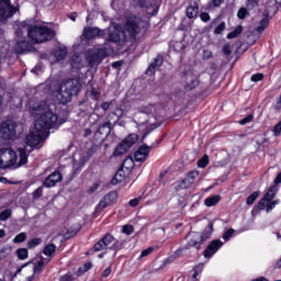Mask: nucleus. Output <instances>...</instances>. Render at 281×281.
<instances>
[{
  "label": "nucleus",
  "instance_id": "obj_1",
  "mask_svg": "<svg viewBox=\"0 0 281 281\" xmlns=\"http://www.w3.org/2000/svg\"><path fill=\"white\" fill-rule=\"evenodd\" d=\"M30 113L34 117H40L35 121V130L41 133L49 135L52 128H58L61 124H65V120L58 117L56 113V104H47V102H35L30 108Z\"/></svg>",
  "mask_w": 281,
  "mask_h": 281
},
{
  "label": "nucleus",
  "instance_id": "obj_2",
  "mask_svg": "<svg viewBox=\"0 0 281 281\" xmlns=\"http://www.w3.org/2000/svg\"><path fill=\"white\" fill-rule=\"evenodd\" d=\"M139 32H142V18L127 15L123 24V31L117 27L110 30L108 41L110 43H126L128 38L135 41Z\"/></svg>",
  "mask_w": 281,
  "mask_h": 281
},
{
  "label": "nucleus",
  "instance_id": "obj_3",
  "mask_svg": "<svg viewBox=\"0 0 281 281\" xmlns=\"http://www.w3.org/2000/svg\"><path fill=\"white\" fill-rule=\"evenodd\" d=\"M80 91V80L77 78L64 80L59 83L55 90H53L52 95L58 104H68L71 102L74 95H78Z\"/></svg>",
  "mask_w": 281,
  "mask_h": 281
},
{
  "label": "nucleus",
  "instance_id": "obj_4",
  "mask_svg": "<svg viewBox=\"0 0 281 281\" xmlns=\"http://www.w3.org/2000/svg\"><path fill=\"white\" fill-rule=\"evenodd\" d=\"M16 151L11 148L0 149V155L2 157L3 168H20V166H25L27 164V150L25 148L18 149Z\"/></svg>",
  "mask_w": 281,
  "mask_h": 281
},
{
  "label": "nucleus",
  "instance_id": "obj_5",
  "mask_svg": "<svg viewBox=\"0 0 281 281\" xmlns=\"http://www.w3.org/2000/svg\"><path fill=\"white\" fill-rule=\"evenodd\" d=\"M27 36L35 44L47 43L56 36V31L49 26L35 24L27 29Z\"/></svg>",
  "mask_w": 281,
  "mask_h": 281
},
{
  "label": "nucleus",
  "instance_id": "obj_6",
  "mask_svg": "<svg viewBox=\"0 0 281 281\" xmlns=\"http://www.w3.org/2000/svg\"><path fill=\"white\" fill-rule=\"evenodd\" d=\"M212 232H214V224L209 223L207 227L203 231V233L201 235L194 234L192 236V238L184 246V249H192V247H194L195 249H198V251H200L203 243H205L207 240V238H210V236H212Z\"/></svg>",
  "mask_w": 281,
  "mask_h": 281
},
{
  "label": "nucleus",
  "instance_id": "obj_7",
  "mask_svg": "<svg viewBox=\"0 0 281 281\" xmlns=\"http://www.w3.org/2000/svg\"><path fill=\"white\" fill-rule=\"evenodd\" d=\"M122 241L115 239L113 235L106 234L103 238L94 244V251H102L103 249H112L113 251H117L122 249Z\"/></svg>",
  "mask_w": 281,
  "mask_h": 281
},
{
  "label": "nucleus",
  "instance_id": "obj_8",
  "mask_svg": "<svg viewBox=\"0 0 281 281\" xmlns=\"http://www.w3.org/2000/svg\"><path fill=\"white\" fill-rule=\"evenodd\" d=\"M1 139L14 140L16 138V122L4 121L0 124Z\"/></svg>",
  "mask_w": 281,
  "mask_h": 281
},
{
  "label": "nucleus",
  "instance_id": "obj_9",
  "mask_svg": "<svg viewBox=\"0 0 281 281\" xmlns=\"http://www.w3.org/2000/svg\"><path fill=\"white\" fill-rule=\"evenodd\" d=\"M106 58V50L103 48H94L87 52L86 60L90 67H94V65H100L102 60Z\"/></svg>",
  "mask_w": 281,
  "mask_h": 281
},
{
  "label": "nucleus",
  "instance_id": "obj_10",
  "mask_svg": "<svg viewBox=\"0 0 281 281\" xmlns=\"http://www.w3.org/2000/svg\"><path fill=\"white\" fill-rule=\"evenodd\" d=\"M14 14H16V8L12 5V2L10 0H0V22L5 23Z\"/></svg>",
  "mask_w": 281,
  "mask_h": 281
},
{
  "label": "nucleus",
  "instance_id": "obj_11",
  "mask_svg": "<svg viewBox=\"0 0 281 281\" xmlns=\"http://www.w3.org/2000/svg\"><path fill=\"white\" fill-rule=\"evenodd\" d=\"M47 137H49V134L37 131L36 125H34V130L26 136V146L36 148V146H38L43 139H47Z\"/></svg>",
  "mask_w": 281,
  "mask_h": 281
},
{
  "label": "nucleus",
  "instance_id": "obj_12",
  "mask_svg": "<svg viewBox=\"0 0 281 281\" xmlns=\"http://www.w3.org/2000/svg\"><path fill=\"white\" fill-rule=\"evenodd\" d=\"M15 36H16V44H15V52L16 54H23L25 52L30 50V43H27V41H25V38H23V30L18 29L15 31Z\"/></svg>",
  "mask_w": 281,
  "mask_h": 281
},
{
  "label": "nucleus",
  "instance_id": "obj_13",
  "mask_svg": "<svg viewBox=\"0 0 281 281\" xmlns=\"http://www.w3.org/2000/svg\"><path fill=\"white\" fill-rule=\"evenodd\" d=\"M277 192L278 188L270 187L263 198L258 202V210H265V207H267V203H271V201H273Z\"/></svg>",
  "mask_w": 281,
  "mask_h": 281
},
{
  "label": "nucleus",
  "instance_id": "obj_14",
  "mask_svg": "<svg viewBox=\"0 0 281 281\" xmlns=\"http://www.w3.org/2000/svg\"><path fill=\"white\" fill-rule=\"evenodd\" d=\"M221 247H223V241H221V239L212 240L204 250V258H212V256H214V254H216Z\"/></svg>",
  "mask_w": 281,
  "mask_h": 281
},
{
  "label": "nucleus",
  "instance_id": "obj_15",
  "mask_svg": "<svg viewBox=\"0 0 281 281\" xmlns=\"http://www.w3.org/2000/svg\"><path fill=\"white\" fill-rule=\"evenodd\" d=\"M150 150H153V146H140L134 154L135 161H146V159H148V156L150 155Z\"/></svg>",
  "mask_w": 281,
  "mask_h": 281
},
{
  "label": "nucleus",
  "instance_id": "obj_16",
  "mask_svg": "<svg viewBox=\"0 0 281 281\" xmlns=\"http://www.w3.org/2000/svg\"><path fill=\"white\" fill-rule=\"evenodd\" d=\"M50 261L52 258L41 257L40 260H37L34 263V267L31 270H29L30 273H43V271H45V267H47V265H49ZM24 272H27V270H24Z\"/></svg>",
  "mask_w": 281,
  "mask_h": 281
},
{
  "label": "nucleus",
  "instance_id": "obj_17",
  "mask_svg": "<svg viewBox=\"0 0 281 281\" xmlns=\"http://www.w3.org/2000/svg\"><path fill=\"white\" fill-rule=\"evenodd\" d=\"M60 181H63V175L59 171H55L45 179L43 187L54 188V186H56V183H60Z\"/></svg>",
  "mask_w": 281,
  "mask_h": 281
},
{
  "label": "nucleus",
  "instance_id": "obj_18",
  "mask_svg": "<svg viewBox=\"0 0 281 281\" xmlns=\"http://www.w3.org/2000/svg\"><path fill=\"white\" fill-rule=\"evenodd\" d=\"M199 177V171L196 170H192L190 171L187 177L181 180L179 187L181 188V190H188V188H190V186H192L194 183V180Z\"/></svg>",
  "mask_w": 281,
  "mask_h": 281
},
{
  "label": "nucleus",
  "instance_id": "obj_19",
  "mask_svg": "<svg viewBox=\"0 0 281 281\" xmlns=\"http://www.w3.org/2000/svg\"><path fill=\"white\" fill-rule=\"evenodd\" d=\"M93 155H95V146H92L91 149L81 154V157L79 159V166L76 162L74 164L75 170H80V168H82V166H85V164H87V161H89V159H91Z\"/></svg>",
  "mask_w": 281,
  "mask_h": 281
},
{
  "label": "nucleus",
  "instance_id": "obj_20",
  "mask_svg": "<svg viewBox=\"0 0 281 281\" xmlns=\"http://www.w3.org/2000/svg\"><path fill=\"white\" fill-rule=\"evenodd\" d=\"M101 32L102 31H100V29L98 27L87 26L83 29L82 36L87 41H91V38H95L97 36H100Z\"/></svg>",
  "mask_w": 281,
  "mask_h": 281
},
{
  "label": "nucleus",
  "instance_id": "obj_21",
  "mask_svg": "<svg viewBox=\"0 0 281 281\" xmlns=\"http://www.w3.org/2000/svg\"><path fill=\"white\" fill-rule=\"evenodd\" d=\"M161 65H164V57L161 55H158L154 59V63H151L147 68V74H155V71H157V69H159Z\"/></svg>",
  "mask_w": 281,
  "mask_h": 281
},
{
  "label": "nucleus",
  "instance_id": "obj_22",
  "mask_svg": "<svg viewBox=\"0 0 281 281\" xmlns=\"http://www.w3.org/2000/svg\"><path fill=\"white\" fill-rule=\"evenodd\" d=\"M125 179L126 173L124 172V169H119L112 179V186H117V183H122Z\"/></svg>",
  "mask_w": 281,
  "mask_h": 281
},
{
  "label": "nucleus",
  "instance_id": "obj_23",
  "mask_svg": "<svg viewBox=\"0 0 281 281\" xmlns=\"http://www.w3.org/2000/svg\"><path fill=\"white\" fill-rule=\"evenodd\" d=\"M128 148H131L124 140L117 145V147L114 150L115 157H122V155H125V153H128Z\"/></svg>",
  "mask_w": 281,
  "mask_h": 281
},
{
  "label": "nucleus",
  "instance_id": "obj_24",
  "mask_svg": "<svg viewBox=\"0 0 281 281\" xmlns=\"http://www.w3.org/2000/svg\"><path fill=\"white\" fill-rule=\"evenodd\" d=\"M218 203H221V195L218 194L212 195L204 200L206 207H214V205H218Z\"/></svg>",
  "mask_w": 281,
  "mask_h": 281
},
{
  "label": "nucleus",
  "instance_id": "obj_25",
  "mask_svg": "<svg viewBox=\"0 0 281 281\" xmlns=\"http://www.w3.org/2000/svg\"><path fill=\"white\" fill-rule=\"evenodd\" d=\"M188 19H196L199 16V4H191L187 8Z\"/></svg>",
  "mask_w": 281,
  "mask_h": 281
},
{
  "label": "nucleus",
  "instance_id": "obj_26",
  "mask_svg": "<svg viewBox=\"0 0 281 281\" xmlns=\"http://www.w3.org/2000/svg\"><path fill=\"white\" fill-rule=\"evenodd\" d=\"M54 56H55L56 60H65V58L67 56V47H59V48L55 49Z\"/></svg>",
  "mask_w": 281,
  "mask_h": 281
},
{
  "label": "nucleus",
  "instance_id": "obj_27",
  "mask_svg": "<svg viewBox=\"0 0 281 281\" xmlns=\"http://www.w3.org/2000/svg\"><path fill=\"white\" fill-rule=\"evenodd\" d=\"M44 256H47V258H50L56 254V245L54 244H48L44 247L43 250Z\"/></svg>",
  "mask_w": 281,
  "mask_h": 281
},
{
  "label": "nucleus",
  "instance_id": "obj_28",
  "mask_svg": "<svg viewBox=\"0 0 281 281\" xmlns=\"http://www.w3.org/2000/svg\"><path fill=\"white\" fill-rule=\"evenodd\" d=\"M122 115H124V111L122 110V108H116L114 112H111L109 114V117H112L113 122L116 123V122H120V119L122 117Z\"/></svg>",
  "mask_w": 281,
  "mask_h": 281
},
{
  "label": "nucleus",
  "instance_id": "obj_29",
  "mask_svg": "<svg viewBox=\"0 0 281 281\" xmlns=\"http://www.w3.org/2000/svg\"><path fill=\"white\" fill-rule=\"evenodd\" d=\"M97 133H99V135H104V133L109 135V133H111V123L109 122L103 123L101 126H99V128L97 130Z\"/></svg>",
  "mask_w": 281,
  "mask_h": 281
},
{
  "label": "nucleus",
  "instance_id": "obj_30",
  "mask_svg": "<svg viewBox=\"0 0 281 281\" xmlns=\"http://www.w3.org/2000/svg\"><path fill=\"white\" fill-rule=\"evenodd\" d=\"M240 34H243V26L238 25L234 31H232L231 33L227 34V38H229V40L238 38V36H240Z\"/></svg>",
  "mask_w": 281,
  "mask_h": 281
},
{
  "label": "nucleus",
  "instance_id": "obj_31",
  "mask_svg": "<svg viewBox=\"0 0 281 281\" xmlns=\"http://www.w3.org/2000/svg\"><path fill=\"white\" fill-rule=\"evenodd\" d=\"M109 205L111 204L109 203V200L104 196L97 205L95 212H102V210H105V207H109Z\"/></svg>",
  "mask_w": 281,
  "mask_h": 281
},
{
  "label": "nucleus",
  "instance_id": "obj_32",
  "mask_svg": "<svg viewBox=\"0 0 281 281\" xmlns=\"http://www.w3.org/2000/svg\"><path fill=\"white\" fill-rule=\"evenodd\" d=\"M10 254H12V247H10V246L2 247L0 250V260L8 258V256H10Z\"/></svg>",
  "mask_w": 281,
  "mask_h": 281
},
{
  "label": "nucleus",
  "instance_id": "obj_33",
  "mask_svg": "<svg viewBox=\"0 0 281 281\" xmlns=\"http://www.w3.org/2000/svg\"><path fill=\"white\" fill-rule=\"evenodd\" d=\"M260 196L259 191L252 192L246 200L247 205H254L256 203V200Z\"/></svg>",
  "mask_w": 281,
  "mask_h": 281
},
{
  "label": "nucleus",
  "instance_id": "obj_34",
  "mask_svg": "<svg viewBox=\"0 0 281 281\" xmlns=\"http://www.w3.org/2000/svg\"><path fill=\"white\" fill-rule=\"evenodd\" d=\"M268 26H269V16L266 15L260 21V25L257 27V32L261 33L263 30H267Z\"/></svg>",
  "mask_w": 281,
  "mask_h": 281
},
{
  "label": "nucleus",
  "instance_id": "obj_35",
  "mask_svg": "<svg viewBox=\"0 0 281 281\" xmlns=\"http://www.w3.org/2000/svg\"><path fill=\"white\" fill-rule=\"evenodd\" d=\"M27 240V234L25 233H20L13 238V243L15 245H19V243H25Z\"/></svg>",
  "mask_w": 281,
  "mask_h": 281
},
{
  "label": "nucleus",
  "instance_id": "obj_36",
  "mask_svg": "<svg viewBox=\"0 0 281 281\" xmlns=\"http://www.w3.org/2000/svg\"><path fill=\"white\" fill-rule=\"evenodd\" d=\"M123 142L131 148L137 142V135L131 134Z\"/></svg>",
  "mask_w": 281,
  "mask_h": 281
},
{
  "label": "nucleus",
  "instance_id": "obj_37",
  "mask_svg": "<svg viewBox=\"0 0 281 281\" xmlns=\"http://www.w3.org/2000/svg\"><path fill=\"white\" fill-rule=\"evenodd\" d=\"M207 164H210V156L204 155V156L198 161V168H207Z\"/></svg>",
  "mask_w": 281,
  "mask_h": 281
},
{
  "label": "nucleus",
  "instance_id": "obj_38",
  "mask_svg": "<svg viewBox=\"0 0 281 281\" xmlns=\"http://www.w3.org/2000/svg\"><path fill=\"white\" fill-rule=\"evenodd\" d=\"M43 243V239L41 238H32L27 241L29 249H34V247H38Z\"/></svg>",
  "mask_w": 281,
  "mask_h": 281
},
{
  "label": "nucleus",
  "instance_id": "obj_39",
  "mask_svg": "<svg viewBox=\"0 0 281 281\" xmlns=\"http://www.w3.org/2000/svg\"><path fill=\"white\" fill-rule=\"evenodd\" d=\"M105 199L108 200L109 204L115 203L117 201V192L112 191L105 195Z\"/></svg>",
  "mask_w": 281,
  "mask_h": 281
},
{
  "label": "nucleus",
  "instance_id": "obj_40",
  "mask_svg": "<svg viewBox=\"0 0 281 281\" xmlns=\"http://www.w3.org/2000/svg\"><path fill=\"white\" fill-rule=\"evenodd\" d=\"M27 255L29 252L26 248H20L16 250V256L20 260H26Z\"/></svg>",
  "mask_w": 281,
  "mask_h": 281
},
{
  "label": "nucleus",
  "instance_id": "obj_41",
  "mask_svg": "<svg viewBox=\"0 0 281 281\" xmlns=\"http://www.w3.org/2000/svg\"><path fill=\"white\" fill-rule=\"evenodd\" d=\"M155 111V105L148 104L139 109L140 113H145L146 115H150Z\"/></svg>",
  "mask_w": 281,
  "mask_h": 281
},
{
  "label": "nucleus",
  "instance_id": "obj_42",
  "mask_svg": "<svg viewBox=\"0 0 281 281\" xmlns=\"http://www.w3.org/2000/svg\"><path fill=\"white\" fill-rule=\"evenodd\" d=\"M12 216V210L7 209L0 213V221H8Z\"/></svg>",
  "mask_w": 281,
  "mask_h": 281
},
{
  "label": "nucleus",
  "instance_id": "obj_43",
  "mask_svg": "<svg viewBox=\"0 0 281 281\" xmlns=\"http://www.w3.org/2000/svg\"><path fill=\"white\" fill-rule=\"evenodd\" d=\"M133 166H135V160H133V157L130 156L125 158L123 161V168H133Z\"/></svg>",
  "mask_w": 281,
  "mask_h": 281
},
{
  "label": "nucleus",
  "instance_id": "obj_44",
  "mask_svg": "<svg viewBox=\"0 0 281 281\" xmlns=\"http://www.w3.org/2000/svg\"><path fill=\"white\" fill-rule=\"evenodd\" d=\"M135 232V228L133 227V225H124L122 228V233L126 234V236H131V234H133Z\"/></svg>",
  "mask_w": 281,
  "mask_h": 281
},
{
  "label": "nucleus",
  "instance_id": "obj_45",
  "mask_svg": "<svg viewBox=\"0 0 281 281\" xmlns=\"http://www.w3.org/2000/svg\"><path fill=\"white\" fill-rule=\"evenodd\" d=\"M247 14H249V11H247V8H240L237 12V16L238 19H240L241 21L245 20V18L247 16Z\"/></svg>",
  "mask_w": 281,
  "mask_h": 281
},
{
  "label": "nucleus",
  "instance_id": "obj_46",
  "mask_svg": "<svg viewBox=\"0 0 281 281\" xmlns=\"http://www.w3.org/2000/svg\"><path fill=\"white\" fill-rule=\"evenodd\" d=\"M252 120H254V114H248L246 117L239 121V124L241 126H245V124H249V122H251Z\"/></svg>",
  "mask_w": 281,
  "mask_h": 281
},
{
  "label": "nucleus",
  "instance_id": "obj_47",
  "mask_svg": "<svg viewBox=\"0 0 281 281\" xmlns=\"http://www.w3.org/2000/svg\"><path fill=\"white\" fill-rule=\"evenodd\" d=\"M225 27H226L225 22H222L215 27L214 34H223V32H225Z\"/></svg>",
  "mask_w": 281,
  "mask_h": 281
},
{
  "label": "nucleus",
  "instance_id": "obj_48",
  "mask_svg": "<svg viewBox=\"0 0 281 281\" xmlns=\"http://www.w3.org/2000/svg\"><path fill=\"white\" fill-rule=\"evenodd\" d=\"M153 251H155V247H149V248L143 250L139 256V259L146 258V256H150V254H153Z\"/></svg>",
  "mask_w": 281,
  "mask_h": 281
},
{
  "label": "nucleus",
  "instance_id": "obj_49",
  "mask_svg": "<svg viewBox=\"0 0 281 281\" xmlns=\"http://www.w3.org/2000/svg\"><path fill=\"white\" fill-rule=\"evenodd\" d=\"M265 78V75L263 74H255L251 76L250 80L251 82H260V80H262Z\"/></svg>",
  "mask_w": 281,
  "mask_h": 281
},
{
  "label": "nucleus",
  "instance_id": "obj_50",
  "mask_svg": "<svg viewBox=\"0 0 281 281\" xmlns=\"http://www.w3.org/2000/svg\"><path fill=\"white\" fill-rule=\"evenodd\" d=\"M235 232L236 231H234V228H229L228 231H226L223 235L224 240H226V241L229 240V238H232V236H234Z\"/></svg>",
  "mask_w": 281,
  "mask_h": 281
},
{
  "label": "nucleus",
  "instance_id": "obj_51",
  "mask_svg": "<svg viewBox=\"0 0 281 281\" xmlns=\"http://www.w3.org/2000/svg\"><path fill=\"white\" fill-rule=\"evenodd\" d=\"M200 19H201V21H203V23H207V21H210V13H207V12H202L201 14H200Z\"/></svg>",
  "mask_w": 281,
  "mask_h": 281
},
{
  "label": "nucleus",
  "instance_id": "obj_52",
  "mask_svg": "<svg viewBox=\"0 0 281 281\" xmlns=\"http://www.w3.org/2000/svg\"><path fill=\"white\" fill-rule=\"evenodd\" d=\"M76 60H77V63H80V56L76 55V56H74V57L71 58L70 65H71V67H72L74 69L78 68V65L75 63Z\"/></svg>",
  "mask_w": 281,
  "mask_h": 281
},
{
  "label": "nucleus",
  "instance_id": "obj_53",
  "mask_svg": "<svg viewBox=\"0 0 281 281\" xmlns=\"http://www.w3.org/2000/svg\"><path fill=\"white\" fill-rule=\"evenodd\" d=\"M211 3L213 5V8H221V5H223V3H225V0H211Z\"/></svg>",
  "mask_w": 281,
  "mask_h": 281
},
{
  "label": "nucleus",
  "instance_id": "obj_54",
  "mask_svg": "<svg viewBox=\"0 0 281 281\" xmlns=\"http://www.w3.org/2000/svg\"><path fill=\"white\" fill-rule=\"evenodd\" d=\"M139 201H142V198H136L130 201L131 207H137L139 205Z\"/></svg>",
  "mask_w": 281,
  "mask_h": 281
},
{
  "label": "nucleus",
  "instance_id": "obj_55",
  "mask_svg": "<svg viewBox=\"0 0 281 281\" xmlns=\"http://www.w3.org/2000/svg\"><path fill=\"white\" fill-rule=\"evenodd\" d=\"M202 58L203 60H210V58H212L211 50H203Z\"/></svg>",
  "mask_w": 281,
  "mask_h": 281
},
{
  "label": "nucleus",
  "instance_id": "obj_56",
  "mask_svg": "<svg viewBox=\"0 0 281 281\" xmlns=\"http://www.w3.org/2000/svg\"><path fill=\"white\" fill-rule=\"evenodd\" d=\"M91 269V262H86L83 267L81 268V273H87Z\"/></svg>",
  "mask_w": 281,
  "mask_h": 281
},
{
  "label": "nucleus",
  "instance_id": "obj_57",
  "mask_svg": "<svg viewBox=\"0 0 281 281\" xmlns=\"http://www.w3.org/2000/svg\"><path fill=\"white\" fill-rule=\"evenodd\" d=\"M277 203H278V201L268 202L267 212H271V210H273V207H276Z\"/></svg>",
  "mask_w": 281,
  "mask_h": 281
},
{
  "label": "nucleus",
  "instance_id": "obj_58",
  "mask_svg": "<svg viewBox=\"0 0 281 281\" xmlns=\"http://www.w3.org/2000/svg\"><path fill=\"white\" fill-rule=\"evenodd\" d=\"M223 53L226 55V56H231L232 55V48L229 47V45H225L223 47Z\"/></svg>",
  "mask_w": 281,
  "mask_h": 281
},
{
  "label": "nucleus",
  "instance_id": "obj_59",
  "mask_svg": "<svg viewBox=\"0 0 281 281\" xmlns=\"http://www.w3.org/2000/svg\"><path fill=\"white\" fill-rule=\"evenodd\" d=\"M248 5H251V8L258 7V3H260V0H247Z\"/></svg>",
  "mask_w": 281,
  "mask_h": 281
},
{
  "label": "nucleus",
  "instance_id": "obj_60",
  "mask_svg": "<svg viewBox=\"0 0 281 281\" xmlns=\"http://www.w3.org/2000/svg\"><path fill=\"white\" fill-rule=\"evenodd\" d=\"M61 281H74V276L65 274L60 278Z\"/></svg>",
  "mask_w": 281,
  "mask_h": 281
},
{
  "label": "nucleus",
  "instance_id": "obj_61",
  "mask_svg": "<svg viewBox=\"0 0 281 281\" xmlns=\"http://www.w3.org/2000/svg\"><path fill=\"white\" fill-rule=\"evenodd\" d=\"M111 267L106 268L102 273V278H109L111 276Z\"/></svg>",
  "mask_w": 281,
  "mask_h": 281
},
{
  "label": "nucleus",
  "instance_id": "obj_62",
  "mask_svg": "<svg viewBox=\"0 0 281 281\" xmlns=\"http://www.w3.org/2000/svg\"><path fill=\"white\" fill-rule=\"evenodd\" d=\"M276 111H281V94L279 95L277 103L274 105Z\"/></svg>",
  "mask_w": 281,
  "mask_h": 281
},
{
  "label": "nucleus",
  "instance_id": "obj_63",
  "mask_svg": "<svg viewBox=\"0 0 281 281\" xmlns=\"http://www.w3.org/2000/svg\"><path fill=\"white\" fill-rule=\"evenodd\" d=\"M101 109H102L103 111H109V109H111V103H109V102L102 103V104H101Z\"/></svg>",
  "mask_w": 281,
  "mask_h": 281
},
{
  "label": "nucleus",
  "instance_id": "obj_64",
  "mask_svg": "<svg viewBox=\"0 0 281 281\" xmlns=\"http://www.w3.org/2000/svg\"><path fill=\"white\" fill-rule=\"evenodd\" d=\"M274 183L278 186V183H281V172L278 173V176L274 179Z\"/></svg>",
  "mask_w": 281,
  "mask_h": 281
}]
</instances>
